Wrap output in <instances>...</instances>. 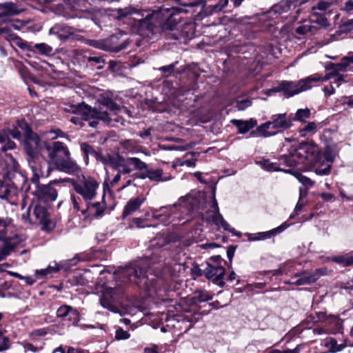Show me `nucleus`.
I'll return each mask as SVG.
<instances>
[{"mask_svg":"<svg viewBox=\"0 0 353 353\" xmlns=\"http://www.w3.org/2000/svg\"><path fill=\"white\" fill-rule=\"evenodd\" d=\"M180 8H161L148 14L137 21L138 31L141 34L150 37L163 32L174 30L181 21Z\"/></svg>","mask_w":353,"mask_h":353,"instance_id":"obj_1","label":"nucleus"},{"mask_svg":"<svg viewBox=\"0 0 353 353\" xmlns=\"http://www.w3.org/2000/svg\"><path fill=\"white\" fill-rule=\"evenodd\" d=\"M168 241L163 236H157L152 241V245L161 248L168 244ZM165 257V250L157 249L149 256L127 265L123 272V278L125 282H130L141 287L146 285V273L150 264L161 262Z\"/></svg>","mask_w":353,"mask_h":353,"instance_id":"obj_2","label":"nucleus"},{"mask_svg":"<svg viewBox=\"0 0 353 353\" xmlns=\"http://www.w3.org/2000/svg\"><path fill=\"white\" fill-rule=\"evenodd\" d=\"M44 149L48 152V163H52L59 171L68 174H78L81 172L80 166L72 159L70 152L64 143H45Z\"/></svg>","mask_w":353,"mask_h":353,"instance_id":"obj_3","label":"nucleus"},{"mask_svg":"<svg viewBox=\"0 0 353 353\" xmlns=\"http://www.w3.org/2000/svg\"><path fill=\"white\" fill-rule=\"evenodd\" d=\"M322 159L323 155L316 145L303 143L299 148H292L289 154L280 156L278 164L279 167L283 165L288 168H294L300 163L316 165Z\"/></svg>","mask_w":353,"mask_h":353,"instance_id":"obj_4","label":"nucleus"},{"mask_svg":"<svg viewBox=\"0 0 353 353\" xmlns=\"http://www.w3.org/2000/svg\"><path fill=\"white\" fill-rule=\"evenodd\" d=\"M41 139L37 134L26 137L23 143L24 150L27 154V161L32 172V183H37L41 177H48L52 168L48 166L46 173L43 171L46 163L39 152Z\"/></svg>","mask_w":353,"mask_h":353,"instance_id":"obj_5","label":"nucleus"},{"mask_svg":"<svg viewBox=\"0 0 353 353\" xmlns=\"http://www.w3.org/2000/svg\"><path fill=\"white\" fill-rule=\"evenodd\" d=\"M26 224L40 226L42 231L50 232L54 230L56 223L46 206L41 203L32 201L28 210L21 215Z\"/></svg>","mask_w":353,"mask_h":353,"instance_id":"obj_6","label":"nucleus"},{"mask_svg":"<svg viewBox=\"0 0 353 353\" xmlns=\"http://www.w3.org/2000/svg\"><path fill=\"white\" fill-rule=\"evenodd\" d=\"M292 125V119L286 113L276 114L271 116L270 119L259 125L254 134L267 138L286 130Z\"/></svg>","mask_w":353,"mask_h":353,"instance_id":"obj_7","label":"nucleus"},{"mask_svg":"<svg viewBox=\"0 0 353 353\" xmlns=\"http://www.w3.org/2000/svg\"><path fill=\"white\" fill-rule=\"evenodd\" d=\"M65 182L70 183L75 192L81 196V201H92L97 194L99 183L90 176L81 174L77 179L65 178Z\"/></svg>","mask_w":353,"mask_h":353,"instance_id":"obj_8","label":"nucleus"},{"mask_svg":"<svg viewBox=\"0 0 353 353\" xmlns=\"http://www.w3.org/2000/svg\"><path fill=\"white\" fill-rule=\"evenodd\" d=\"M73 208L81 213L85 219H99L103 216L106 210L105 202L81 201L80 196L71 195Z\"/></svg>","mask_w":353,"mask_h":353,"instance_id":"obj_9","label":"nucleus"},{"mask_svg":"<svg viewBox=\"0 0 353 353\" xmlns=\"http://www.w3.org/2000/svg\"><path fill=\"white\" fill-rule=\"evenodd\" d=\"M72 112L81 115L85 121H90L89 125L92 128L97 126L99 120L107 123L112 121L107 111L99 110L84 103L72 107Z\"/></svg>","mask_w":353,"mask_h":353,"instance_id":"obj_10","label":"nucleus"},{"mask_svg":"<svg viewBox=\"0 0 353 353\" xmlns=\"http://www.w3.org/2000/svg\"><path fill=\"white\" fill-rule=\"evenodd\" d=\"M138 169L136 176L141 179H149L152 181L165 182L172 179L170 174H164L161 168L151 169L148 164L141 160H136L132 162Z\"/></svg>","mask_w":353,"mask_h":353,"instance_id":"obj_11","label":"nucleus"},{"mask_svg":"<svg viewBox=\"0 0 353 353\" xmlns=\"http://www.w3.org/2000/svg\"><path fill=\"white\" fill-rule=\"evenodd\" d=\"M311 81L312 79H307V77L298 81H282L276 86V91L281 92L285 97L290 98L312 88Z\"/></svg>","mask_w":353,"mask_h":353,"instance_id":"obj_12","label":"nucleus"},{"mask_svg":"<svg viewBox=\"0 0 353 353\" xmlns=\"http://www.w3.org/2000/svg\"><path fill=\"white\" fill-rule=\"evenodd\" d=\"M63 180L65 179H54L46 185L40 184L39 181L37 183H34L36 185V189L34 190L33 194L37 199L36 202L54 201L57 199L58 193L52 185L65 182Z\"/></svg>","mask_w":353,"mask_h":353,"instance_id":"obj_13","label":"nucleus"},{"mask_svg":"<svg viewBox=\"0 0 353 353\" xmlns=\"http://www.w3.org/2000/svg\"><path fill=\"white\" fill-rule=\"evenodd\" d=\"M10 40L14 41L16 45L22 50H26L30 52H34V49L37 50L41 54L50 56L53 54V48L50 46L45 43H36L33 46L28 42L23 40L15 34H9Z\"/></svg>","mask_w":353,"mask_h":353,"instance_id":"obj_14","label":"nucleus"},{"mask_svg":"<svg viewBox=\"0 0 353 353\" xmlns=\"http://www.w3.org/2000/svg\"><path fill=\"white\" fill-rule=\"evenodd\" d=\"M17 13V8L15 3L10 1L0 3V34H6L8 36L10 34L9 33L10 29L3 26L6 23L5 17Z\"/></svg>","mask_w":353,"mask_h":353,"instance_id":"obj_15","label":"nucleus"},{"mask_svg":"<svg viewBox=\"0 0 353 353\" xmlns=\"http://www.w3.org/2000/svg\"><path fill=\"white\" fill-rule=\"evenodd\" d=\"M76 33V28L65 23H56L49 30V34L57 36L61 41L73 38Z\"/></svg>","mask_w":353,"mask_h":353,"instance_id":"obj_16","label":"nucleus"},{"mask_svg":"<svg viewBox=\"0 0 353 353\" xmlns=\"http://www.w3.org/2000/svg\"><path fill=\"white\" fill-rule=\"evenodd\" d=\"M176 207V205L169 207L164 206L159 209H154L152 210V217L163 225H168L173 221L175 218L174 210Z\"/></svg>","mask_w":353,"mask_h":353,"instance_id":"obj_17","label":"nucleus"},{"mask_svg":"<svg viewBox=\"0 0 353 353\" xmlns=\"http://www.w3.org/2000/svg\"><path fill=\"white\" fill-rule=\"evenodd\" d=\"M1 241L3 244L0 247V261L5 260L10 254L21 243V239L18 234H14L11 238L5 239Z\"/></svg>","mask_w":353,"mask_h":353,"instance_id":"obj_18","label":"nucleus"},{"mask_svg":"<svg viewBox=\"0 0 353 353\" xmlns=\"http://www.w3.org/2000/svg\"><path fill=\"white\" fill-rule=\"evenodd\" d=\"M57 316L70 321L72 324L77 323L79 321V312L68 305L60 306L57 311Z\"/></svg>","mask_w":353,"mask_h":353,"instance_id":"obj_19","label":"nucleus"},{"mask_svg":"<svg viewBox=\"0 0 353 353\" xmlns=\"http://www.w3.org/2000/svg\"><path fill=\"white\" fill-rule=\"evenodd\" d=\"M17 195V189L13 185L0 179V199L12 203Z\"/></svg>","mask_w":353,"mask_h":353,"instance_id":"obj_20","label":"nucleus"},{"mask_svg":"<svg viewBox=\"0 0 353 353\" xmlns=\"http://www.w3.org/2000/svg\"><path fill=\"white\" fill-rule=\"evenodd\" d=\"M351 63L353 64V55L344 57L340 63H330L325 68L327 71H331V72L335 77V75L339 74L340 72L347 71V68Z\"/></svg>","mask_w":353,"mask_h":353,"instance_id":"obj_21","label":"nucleus"},{"mask_svg":"<svg viewBox=\"0 0 353 353\" xmlns=\"http://www.w3.org/2000/svg\"><path fill=\"white\" fill-rule=\"evenodd\" d=\"M115 290L113 288H108L103 293L100 303L103 307L109 310L110 311L114 312L116 310L115 303L116 297Z\"/></svg>","mask_w":353,"mask_h":353,"instance_id":"obj_22","label":"nucleus"},{"mask_svg":"<svg viewBox=\"0 0 353 353\" xmlns=\"http://www.w3.org/2000/svg\"><path fill=\"white\" fill-rule=\"evenodd\" d=\"M145 199L143 196H137L131 198L125 205L123 212L122 218L125 219L129 215L137 211L141 205L144 203Z\"/></svg>","mask_w":353,"mask_h":353,"instance_id":"obj_23","label":"nucleus"},{"mask_svg":"<svg viewBox=\"0 0 353 353\" xmlns=\"http://www.w3.org/2000/svg\"><path fill=\"white\" fill-rule=\"evenodd\" d=\"M14 228L13 220L8 216H0V241L11 238L8 236L9 232Z\"/></svg>","mask_w":353,"mask_h":353,"instance_id":"obj_24","label":"nucleus"},{"mask_svg":"<svg viewBox=\"0 0 353 353\" xmlns=\"http://www.w3.org/2000/svg\"><path fill=\"white\" fill-rule=\"evenodd\" d=\"M231 123L237 128L238 133L241 134L247 133L257 124L256 121L253 119L246 121L232 119Z\"/></svg>","mask_w":353,"mask_h":353,"instance_id":"obj_25","label":"nucleus"},{"mask_svg":"<svg viewBox=\"0 0 353 353\" xmlns=\"http://www.w3.org/2000/svg\"><path fill=\"white\" fill-rule=\"evenodd\" d=\"M211 221L217 226L222 227L224 230L228 231L238 236H241L240 232H236L235 229L232 228L230 225L225 221L223 216L219 212H213L211 216Z\"/></svg>","mask_w":353,"mask_h":353,"instance_id":"obj_26","label":"nucleus"},{"mask_svg":"<svg viewBox=\"0 0 353 353\" xmlns=\"http://www.w3.org/2000/svg\"><path fill=\"white\" fill-rule=\"evenodd\" d=\"M225 272V268L221 266H212L210 263H207L206 268L203 270L205 276L208 279H212L219 276H224Z\"/></svg>","mask_w":353,"mask_h":353,"instance_id":"obj_27","label":"nucleus"},{"mask_svg":"<svg viewBox=\"0 0 353 353\" xmlns=\"http://www.w3.org/2000/svg\"><path fill=\"white\" fill-rule=\"evenodd\" d=\"M256 163L261 167L263 170L268 172H285L290 173V170H285L279 168L278 162H271L269 159H263L256 161Z\"/></svg>","mask_w":353,"mask_h":353,"instance_id":"obj_28","label":"nucleus"},{"mask_svg":"<svg viewBox=\"0 0 353 353\" xmlns=\"http://www.w3.org/2000/svg\"><path fill=\"white\" fill-rule=\"evenodd\" d=\"M141 160L137 157H128L127 159L123 158L121 160V163L119 164V172L123 174H130L132 171L136 170L138 172V169L136 168L134 164L132 163L134 161Z\"/></svg>","mask_w":353,"mask_h":353,"instance_id":"obj_29","label":"nucleus"},{"mask_svg":"<svg viewBox=\"0 0 353 353\" xmlns=\"http://www.w3.org/2000/svg\"><path fill=\"white\" fill-rule=\"evenodd\" d=\"M323 270L321 269H316L314 272L312 273H301L299 274V276H300L302 282V285H307V284H311L316 281L319 277L323 275Z\"/></svg>","mask_w":353,"mask_h":353,"instance_id":"obj_30","label":"nucleus"},{"mask_svg":"<svg viewBox=\"0 0 353 353\" xmlns=\"http://www.w3.org/2000/svg\"><path fill=\"white\" fill-rule=\"evenodd\" d=\"M100 104L105 106L110 112L114 114L121 110L120 105H119L111 97L105 94H102L99 99Z\"/></svg>","mask_w":353,"mask_h":353,"instance_id":"obj_31","label":"nucleus"},{"mask_svg":"<svg viewBox=\"0 0 353 353\" xmlns=\"http://www.w3.org/2000/svg\"><path fill=\"white\" fill-rule=\"evenodd\" d=\"M331 11H329L327 12H312V21L318 25H319L321 27L323 28H327L330 26L328 19L327 18V15H330L331 14Z\"/></svg>","mask_w":353,"mask_h":353,"instance_id":"obj_32","label":"nucleus"},{"mask_svg":"<svg viewBox=\"0 0 353 353\" xmlns=\"http://www.w3.org/2000/svg\"><path fill=\"white\" fill-rule=\"evenodd\" d=\"M332 261L344 268L353 266V253L350 252L334 256Z\"/></svg>","mask_w":353,"mask_h":353,"instance_id":"obj_33","label":"nucleus"},{"mask_svg":"<svg viewBox=\"0 0 353 353\" xmlns=\"http://www.w3.org/2000/svg\"><path fill=\"white\" fill-rule=\"evenodd\" d=\"M229 0H219L218 3L215 5H210L206 7L205 12L207 14H212L214 13H219L223 10V9L228 6Z\"/></svg>","mask_w":353,"mask_h":353,"instance_id":"obj_34","label":"nucleus"},{"mask_svg":"<svg viewBox=\"0 0 353 353\" xmlns=\"http://www.w3.org/2000/svg\"><path fill=\"white\" fill-rule=\"evenodd\" d=\"M317 125L315 122H309L303 128L299 130L301 137L313 135L316 132Z\"/></svg>","mask_w":353,"mask_h":353,"instance_id":"obj_35","label":"nucleus"},{"mask_svg":"<svg viewBox=\"0 0 353 353\" xmlns=\"http://www.w3.org/2000/svg\"><path fill=\"white\" fill-rule=\"evenodd\" d=\"M324 345L329 349V352L332 353L341 351L345 347L343 345H338L336 339L332 337L325 339Z\"/></svg>","mask_w":353,"mask_h":353,"instance_id":"obj_36","label":"nucleus"},{"mask_svg":"<svg viewBox=\"0 0 353 353\" xmlns=\"http://www.w3.org/2000/svg\"><path fill=\"white\" fill-rule=\"evenodd\" d=\"M60 270V266L57 263L54 266L49 265L45 269L37 270L35 271V276L37 278H44L48 274L58 272Z\"/></svg>","mask_w":353,"mask_h":353,"instance_id":"obj_37","label":"nucleus"},{"mask_svg":"<svg viewBox=\"0 0 353 353\" xmlns=\"http://www.w3.org/2000/svg\"><path fill=\"white\" fill-rule=\"evenodd\" d=\"M290 8L291 3L290 2L288 1H282L273 6L272 10L274 12L281 14L288 12L290 10Z\"/></svg>","mask_w":353,"mask_h":353,"instance_id":"obj_38","label":"nucleus"},{"mask_svg":"<svg viewBox=\"0 0 353 353\" xmlns=\"http://www.w3.org/2000/svg\"><path fill=\"white\" fill-rule=\"evenodd\" d=\"M310 110L308 108L299 109L293 118H291L293 121H298L301 122H305L306 119L310 118Z\"/></svg>","mask_w":353,"mask_h":353,"instance_id":"obj_39","label":"nucleus"},{"mask_svg":"<svg viewBox=\"0 0 353 353\" xmlns=\"http://www.w3.org/2000/svg\"><path fill=\"white\" fill-rule=\"evenodd\" d=\"M334 77V76L331 72V71H329V72L326 74L324 77H321L319 74H314L307 77V79H312V81H311L312 84L314 82L326 81Z\"/></svg>","mask_w":353,"mask_h":353,"instance_id":"obj_40","label":"nucleus"},{"mask_svg":"<svg viewBox=\"0 0 353 353\" xmlns=\"http://www.w3.org/2000/svg\"><path fill=\"white\" fill-rule=\"evenodd\" d=\"M17 127L23 131L26 137L34 134L24 119L17 121Z\"/></svg>","mask_w":353,"mask_h":353,"instance_id":"obj_41","label":"nucleus"},{"mask_svg":"<svg viewBox=\"0 0 353 353\" xmlns=\"http://www.w3.org/2000/svg\"><path fill=\"white\" fill-rule=\"evenodd\" d=\"M199 302H205L212 299V296L207 291L199 290L195 292Z\"/></svg>","mask_w":353,"mask_h":353,"instance_id":"obj_42","label":"nucleus"},{"mask_svg":"<svg viewBox=\"0 0 353 353\" xmlns=\"http://www.w3.org/2000/svg\"><path fill=\"white\" fill-rule=\"evenodd\" d=\"M331 3L327 1H320L312 7V12H326L325 10L330 6Z\"/></svg>","mask_w":353,"mask_h":353,"instance_id":"obj_43","label":"nucleus"},{"mask_svg":"<svg viewBox=\"0 0 353 353\" xmlns=\"http://www.w3.org/2000/svg\"><path fill=\"white\" fill-rule=\"evenodd\" d=\"M332 165L330 163L326 165H321L314 169V172L316 174L320 176L328 175L331 172Z\"/></svg>","mask_w":353,"mask_h":353,"instance_id":"obj_44","label":"nucleus"},{"mask_svg":"<svg viewBox=\"0 0 353 353\" xmlns=\"http://www.w3.org/2000/svg\"><path fill=\"white\" fill-rule=\"evenodd\" d=\"M88 62H94L99 64L97 66L98 70H101L104 67L105 60L103 57L101 56H89L87 57Z\"/></svg>","mask_w":353,"mask_h":353,"instance_id":"obj_45","label":"nucleus"},{"mask_svg":"<svg viewBox=\"0 0 353 353\" xmlns=\"http://www.w3.org/2000/svg\"><path fill=\"white\" fill-rule=\"evenodd\" d=\"M178 63V61H174L170 65L160 67L159 70L163 73H166V77H168L174 72L175 67Z\"/></svg>","mask_w":353,"mask_h":353,"instance_id":"obj_46","label":"nucleus"},{"mask_svg":"<svg viewBox=\"0 0 353 353\" xmlns=\"http://www.w3.org/2000/svg\"><path fill=\"white\" fill-rule=\"evenodd\" d=\"M134 12H136V10L133 9V8H120V9H118L117 11L118 17L120 19L126 18L127 17L131 15Z\"/></svg>","mask_w":353,"mask_h":353,"instance_id":"obj_47","label":"nucleus"},{"mask_svg":"<svg viewBox=\"0 0 353 353\" xmlns=\"http://www.w3.org/2000/svg\"><path fill=\"white\" fill-rule=\"evenodd\" d=\"M81 150L87 158L89 154H94L95 155H97V153L94 151L93 147L87 143H82L81 144Z\"/></svg>","mask_w":353,"mask_h":353,"instance_id":"obj_48","label":"nucleus"},{"mask_svg":"<svg viewBox=\"0 0 353 353\" xmlns=\"http://www.w3.org/2000/svg\"><path fill=\"white\" fill-rule=\"evenodd\" d=\"M272 230L263 232H259L256 234V236L252 239L254 241L257 240H264L266 239H270L272 236H274Z\"/></svg>","mask_w":353,"mask_h":353,"instance_id":"obj_49","label":"nucleus"},{"mask_svg":"<svg viewBox=\"0 0 353 353\" xmlns=\"http://www.w3.org/2000/svg\"><path fill=\"white\" fill-rule=\"evenodd\" d=\"M252 105V102L249 99H243L240 101H237L236 103V108L238 110H244L247 108L250 107Z\"/></svg>","mask_w":353,"mask_h":353,"instance_id":"obj_50","label":"nucleus"},{"mask_svg":"<svg viewBox=\"0 0 353 353\" xmlns=\"http://www.w3.org/2000/svg\"><path fill=\"white\" fill-rule=\"evenodd\" d=\"M190 272H191L192 276L194 278L199 277V276H202L203 274H203V270H202L199 268V265L198 264H196V263H194L192 265V267L191 268Z\"/></svg>","mask_w":353,"mask_h":353,"instance_id":"obj_51","label":"nucleus"},{"mask_svg":"<svg viewBox=\"0 0 353 353\" xmlns=\"http://www.w3.org/2000/svg\"><path fill=\"white\" fill-rule=\"evenodd\" d=\"M130 337V334L128 332L123 330L121 327H119L117 330L115 334V338L118 340L127 339Z\"/></svg>","mask_w":353,"mask_h":353,"instance_id":"obj_52","label":"nucleus"},{"mask_svg":"<svg viewBox=\"0 0 353 353\" xmlns=\"http://www.w3.org/2000/svg\"><path fill=\"white\" fill-rule=\"evenodd\" d=\"M205 1L204 0H196L192 2H190L188 3L186 6L190 8H194V7H199L200 10L199 12H201L203 11L204 7H205Z\"/></svg>","mask_w":353,"mask_h":353,"instance_id":"obj_53","label":"nucleus"},{"mask_svg":"<svg viewBox=\"0 0 353 353\" xmlns=\"http://www.w3.org/2000/svg\"><path fill=\"white\" fill-rule=\"evenodd\" d=\"M7 132L10 137H12L13 139L19 140L21 138V133L18 130L17 127H14L12 129H7Z\"/></svg>","mask_w":353,"mask_h":353,"instance_id":"obj_54","label":"nucleus"},{"mask_svg":"<svg viewBox=\"0 0 353 353\" xmlns=\"http://www.w3.org/2000/svg\"><path fill=\"white\" fill-rule=\"evenodd\" d=\"M298 180L303 185L308 188L312 187L314 185V182L310 178L303 175L299 174L298 176Z\"/></svg>","mask_w":353,"mask_h":353,"instance_id":"obj_55","label":"nucleus"},{"mask_svg":"<svg viewBox=\"0 0 353 353\" xmlns=\"http://www.w3.org/2000/svg\"><path fill=\"white\" fill-rule=\"evenodd\" d=\"M123 158L124 157L119 154L116 157L112 156L110 159V165L114 169H119V164L121 163V160H123Z\"/></svg>","mask_w":353,"mask_h":353,"instance_id":"obj_56","label":"nucleus"},{"mask_svg":"<svg viewBox=\"0 0 353 353\" xmlns=\"http://www.w3.org/2000/svg\"><path fill=\"white\" fill-rule=\"evenodd\" d=\"M341 28L344 32H350L353 30V19H349L344 22L341 26Z\"/></svg>","mask_w":353,"mask_h":353,"instance_id":"obj_57","label":"nucleus"},{"mask_svg":"<svg viewBox=\"0 0 353 353\" xmlns=\"http://www.w3.org/2000/svg\"><path fill=\"white\" fill-rule=\"evenodd\" d=\"M16 148V144L14 141H11L8 139L5 144L2 146L1 150L3 152L7 151L8 150H13Z\"/></svg>","mask_w":353,"mask_h":353,"instance_id":"obj_58","label":"nucleus"},{"mask_svg":"<svg viewBox=\"0 0 353 353\" xmlns=\"http://www.w3.org/2000/svg\"><path fill=\"white\" fill-rule=\"evenodd\" d=\"M324 158L330 164L334 161V157L332 154V150L329 147L325 150Z\"/></svg>","mask_w":353,"mask_h":353,"instance_id":"obj_59","label":"nucleus"},{"mask_svg":"<svg viewBox=\"0 0 353 353\" xmlns=\"http://www.w3.org/2000/svg\"><path fill=\"white\" fill-rule=\"evenodd\" d=\"M97 159H99L103 164L105 165H110V159L111 155H108V157H104L102 154L96 155Z\"/></svg>","mask_w":353,"mask_h":353,"instance_id":"obj_60","label":"nucleus"},{"mask_svg":"<svg viewBox=\"0 0 353 353\" xmlns=\"http://www.w3.org/2000/svg\"><path fill=\"white\" fill-rule=\"evenodd\" d=\"M88 44L90 46L94 47L96 48L103 49V43L97 40H90Z\"/></svg>","mask_w":353,"mask_h":353,"instance_id":"obj_61","label":"nucleus"},{"mask_svg":"<svg viewBox=\"0 0 353 353\" xmlns=\"http://www.w3.org/2000/svg\"><path fill=\"white\" fill-rule=\"evenodd\" d=\"M288 225H287L286 223H283L281 225H279V227H277L274 229H272V230L273 232V234L275 236L277 234L282 232L288 228Z\"/></svg>","mask_w":353,"mask_h":353,"instance_id":"obj_62","label":"nucleus"},{"mask_svg":"<svg viewBox=\"0 0 353 353\" xmlns=\"http://www.w3.org/2000/svg\"><path fill=\"white\" fill-rule=\"evenodd\" d=\"M342 105H347L350 108H353V97H344Z\"/></svg>","mask_w":353,"mask_h":353,"instance_id":"obj_63","label":"nucleus"},{"mask_svg":"<svg viewBox=\"0 0 353 353\" xmlns=\"http://www.w3.org/2000/svg\"><path fill=\"white\" fill-rule=\"evenodd\" d=\"M144 353H159L158 346L152 345L150 347H147L144 349Z\"/></svg>","mask_w":353,"mask_h":353,"instance_id":"obj_64","label":"nucleus"}]
</instances>
